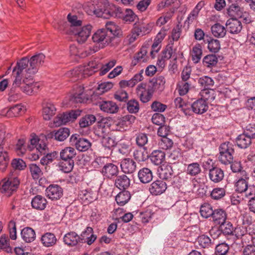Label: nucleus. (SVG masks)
I'll use <instances>...</instances> for the list:
<instances>
[{"instance_id":"f257e3e1","label":"nucleus","mask_w":255,"mask_h":255,"mask_svg":"<svg viewBox=\"0 0 255 255\" xmlns=\"http://www.w3.org/2000/svg\"><path fill=\"white\" fill-rule=\"evenodd\" d=\"M45 57L43 54L39 53L30 59L23 57L18 61L12 70L13 87H19L23 93L29 95L37 92L40 84L33 82V76L44 62Z\"/></svg>"},{"instance_id":"69168bd1","label":"nucleus","mask_w":255,"mask_h":255,"mask_svg":"<svg viewBox=\"0 0 255 255\" xmlns=\"http://www.w3.org/2000/svg\"><path fill=\"white\" fill-rule=\"evenodd\" d=\"M8 230L10 238L12 240H15L17 238L16 226L15 222L11 220L8 224Z\"/></svg>"},{"instance_id":"680f3d73","label":"nucleus","mask_w":255,"mask_h":255,"mask_svg":"<svg viewBox=\"0 0 255 255\" xmlns=\"http://www.w3.org/2000/svg\"><path fill=\"white\" fill-rule=\"evenodd\" d=\"M118 151L122 155H128L130 152V146L128 142L121 141L117 145Z\"/></svg>"},{"instance_id":"4d7b16f0","label":"nucleus","mask_w":255,"mask_h":255,"mask_svg":"<svg viewBox=\"0 0 255 255\" xmlns=\"http://www.w3.org/2000/svg\"><path fill=\"white\" fill-rule=\"evenodd\" d=\"M201 171L200 164L197 162H193L187 166V173L191 176H196Z\"/></svg>"},{"instance_id":"20e7f679","label":"nucleus","mask_w":255,"mask_h":255,"mask_svg":"<svg viewBox=\"0 0 255 255\" xmlns=\"http://www.w3.org/2000/svg\"><path fill=\"white\" fill-rule=\"evenodd\" d=\"M90 10L97 16L108 18L110 17H118L122 13L121 9L116 6L107 5L102 1L95 4H92Z\"/></svg>"},{"instance_id":"ddd939ff","label":"nucleus","mask_w":255,"mask_h":255,"mask_svg":"<svg viewBox=\"0 0 255 255\" xmlns=\"http://www.w3.org/2000/svg\"><path fill=\"white\" fill-rule=\"evenodd\" d=\"M70 141L74 144L76 149L80 151H85L89 149L91 146L89 140L84 138H78L75 135H72Z\"/></svg>"},{"instance_id":"423d86ee","label":"nucleus","mask_w":255,"mask_h":255,"mask_svg":"<svg viewBox=\"0 0 255 255\" xmlns=\"http://www.w3.org/2000/svg\"><path fill=\"white\" fill-rule=\"evenodd\" d=\"M19 184L17 177L4 178L0 182V191L7 196H10L17 189Z\"/></svg>"},{"instance_id":"e2e57ef3","label":"nucleus","mask_w":255,"mask_h":255,"mask_svg":"<svg viewBox=\"0 0 255 255\" xmlns=\"http://www.w3.org/2000/svg\"><path fill=\"white\" fill-rule=\"evenodd\" d=\"M25 143V142L24 139H19L15 146V150L19 156L23 155L26 152V149Z\"/></svg>"},{"instance_id":"603ef678","label":"nucleus","mask_w":255,"mask_h":255,"mask_svg":"<svg viewBox=\"0 0 255 255\" xmlns=\"http://www.w3.org/2000/svg\"><path fill=\"white\" fill-rule=\"evenodd\" d=\"M226 191L225 188L216 187L211 192L210 196L212 199L219 200L222 199L226 195Z\"/></svg>"},{"instance_id":"c756f323","label":"nucleus","mask_w":255,"mask_h":255,"mask_svg":"<svg viewBox=\"0 0 255 255\" xmlns=\"http://www.w3.org/2000/svg\"><path fill=\"white\" fill-rule=\"evenodd\" d=\"M147 53V51L146 47H141L140 51L135 54L133 59L132 60L131 64L133 66H135L139 63L146 62L148 60Z\"/></svg>"},{"instance_id":"09e8293b","label":"nucleus","mask_w":255,"mask_h":255,"mask_svg":"<svg viewBox=\"0 0 255 255\" xmlns=\"http://www.w3.org/2000/svg\"><path fill=\"white\" fill-rule=\"evenodd\" d=\"M67 19L68 22L70 23L69 31L71 32L75 29L81 26L82 21L78 19V17L75 15H71L69 14L67 16Z\"/></svg>"},{"instance_id":"9d476101","label":"nucleus","mask_w":255,"mask_h":255,"mask_svg":"<svg viewBox=\"0 0 255 255\" xmlns=\"http://www.w3.org/2000/svg\"><path fill=\"white\" fill-rule=\"evenodd\" d=\"M159 176L160 179L166 181L169 186L173 185L178 177L173 174L172 167L170 165H163L159 171Z\"/></svg>"},{"instance_id":"2eb2a0df","label":"nucleus","mask_w":255,"mask_h":255,"mask_svg":"<svg viewBox=\"0 0 255 255\" xmlns=\"http://www.w3.org/2000/svg\"><path fill=\"white\" fill-rule=\"evenodd\" d=\"M209 178L211 181L215 183L221 182L224 177V171L220 168L212 166L209 168Z\"/></svg>"},{"instance_id":"aec40b11","label":"nucleus","mask_w":255,"mask_h":255,"mask_svg":"<svg viewBox=\"0 0 255 255\" xmlns=\"http://www.w3.org/2000/svg\"><path fill=\"white\" fill-rule=\"evenodd\" d=\"M121 167L123 172L131 174L135 171L136 164L132 159L127 158L122 160Z\"/></svg>"},{"instance_id":"7ed1b4c3","label":"nucleus","mask_w":255,"mask_h":255,"mask_svg":"<svg viewBox=\"0 0 255 255\" xmlns=\"http://www.w3.org/2000/svg\"><path fill=\"white\" fill-rule=\"evenodd\" d=\"M100 67L101 64L98 61H91L86 65L76 67L68 71L66 73V75L68 77L80 79L92 75L98 71Z\"/></svg>"},{"instance_id":"f704fd0d","label":"nucleus","mask_w":255,"mask_h":255,"mask_svg":"<svg viewBox=\"0 0 255 255\" xmlns=\"http://www.w3.org/2000/svg\"><path fill=\"white\" fill-rule=\"evenodd\" d=\"M165 153L159 150L153 151L149 156L151 162L156 165L162 164L165 160Z\"/></svg>"},{"instance_id":"2f4dec72","label":"nucleus","mask_w":255,"mask_h":255,"mask_svg":"<svg viewBox=\"0 0 255 255\" xmlns=\"http://www.w3.org/2000/svg\"><path fill=\"white\" fill-rule=\"evenodd\" d=\"M130 183V179L124 174L117 176L115 181L116 187L120 190H126L129 186Z\"/></svg>"},{"instance_id":"bf43d9fd","label":"nucleus","mask_w":255,"mask_h":255,"mask_svg":"<svg viewBox=\"0 0 255 255\" xmlns=\"http://www.w3.org/2000/svg\"><path fill=\"white\" fill-rule=\"evenodd\" d=\"M134 159L138 161H144L148 157V155L145 149H137L133 152Z\"/></svg>"},{"instance_id":"4468645a","label":"nucleus","mask_w":255,"mask_h":255,"mask_svg":"<svg viewBox=\"0 0 255 255\" xmlns=\"http://www.w3.org/2000/svg\"><path fill=\"white\" fill-rule=\"evenodd\" d=\"M167 184L162 180H156L150 185L149 191L153 195H160L165 192L167 189Z\"/></svg>"},{"instance_id":"c03bdc74","label":"nucleus","mask_w":255,"mask_h":255,"mask_svg":"<svg viewBox=\"0 0 255 255\" xmlns=\"http://www.w3.org/2000/svg\"><path fill=\"white\" fill-rule=\"evenodd\" d=\"M25 110L23 106L21 105H15L9 109H5L4 111H6L5 114L6 117L11 118L17 116L21 112Z\"/></svg>"},{"instance_id":"f8f14e48","label":"nucleus","mask_w":255,"mask_h":255,"mask_svg":"<svg viewBox=\"0 0 255 255\" xmlns=\"http://www.w3.org/2000/svg\"><path fill=\"white\" fill-rule=\"evenodd\" d=\"M46 196L52 200H57L60 199L63 194L62 187L57 184H51L45 190Z\"/></svg>"},{"instance_id":"338daca9","label":"nucleus","mask_w":255,"mask_h":255,"mask_svg":"<svg viewBox=\"0 0 255 255\" xmlns=\"http://www.w3.org/2000/svg\"><path fill=\"white\" fill-rule=\"evenodd\" d=\"M220 225L221 230L224 234L229 235L233 233L234 228L231 222L226 221Z\"/></svg>"},{"instance_id":"c9c22d12","label":"nucleus","mask_w":255,"mask_h":255,"mask_svg":"<svg viewBox=\"0 0 255 255\" xmlns=\"http://www.w3.org/2000/svg\"><path fill=\"white\" fill-rule=\"evenodd\" d=\"M41 241L44 247H50L56 244L57 239L54 234L48 232L42 236Z\"/></svg>"},{"instance_id":"a19ab883","label":"nucleus","mask_w":255,"mask_h":255,"mask_svg":"<svg viewBox=\"0 0 255 255\" xmlns=\"http://www.w3.org/2000/svg\"><path fill=\"white\" fill-rule=\"evenodd\" d=\"M76 155L75 149L71 147H66L60 152L61 160H73Z\"/></svg>"},{"instance_id":"0e129e2a","label":"nucleus","mask_w":255,"mask_h":255,"mask_svg":"<svg viewBox=\"0 0 255 255\" xmlns=\"http://www.w3.org/2000/svg\"><path fill=\"white\" fill-rule=\"evenodd\" d=\"M248 186L247 181L242 178L239 179L236 182L235 185L236 191L239 193H242L244 191H246Z\"/></svg>"},{"instance_id":"8fccbe9b","label":"nucleus","mask_w":255,"mask_h":255,"mask_svg":"<svg viewBox=\"0 0 255 255\" xmlns=\"http://www.w3.org/2000/svg\"><path fill=\"white\" fill-rule=\"evenodd\" d=\"M96 121L95 117L93 115H87L82 118L79 122L81 128H84L92 125Z\"/></svg>"},{"instance_id":"bb28decb","label":"nucleus","mask_w":255,"mask_h":255,"mask_svg":"<svg viewBox=\"0 0 255 255\" xmlns=\"http://www.w3.org/2000/svg\"><path fill=\"white\" fill-rule=\"evenodd\" d=\"M22 239L26 243H31L36 238L35 231L30 227H25L21 231Z\"/></svg>"},{"instance_id":"774afa93","label":"nucleus","mask_w":255,"mask_h":255,"mask_svg":"<svg viewBox=\"0 0 255 255\" xmlns=\"http://www.w3.org/2000/svg\"><path fill=\"white\" fill-rule=\"evenodd\" d=\"M244 132L247 136L252 139L255 138V124H250L244 129Z\"/></svg>"},{"instance_id":"4be33fe9","label":"nucleus","mask_w":255,"mask_h":255,"mask_svg":"<svg viewBox=\"0 0 255 255\" xmlns=\"http://www.w3.org/2000/svg\"><path fill=\"white\" fill-rule=\"evenodd\" d=\"M47 203L48 202L46 199L40 195L34 196L31 201L32 208L39 211L44 210L46 207Z\"/></svg>"},{"instance_id":"f03ea898","label":"nucleus","mask_w":255,"mask_h":255,"mask_svg":"<svg viewBox=\"0 0 255 255\" xmlns=\"http://www.w3.org/2000/svg\"><path fill=\"white\" fill-rule=\"evenodd\" d=\"M30 141L31 145L28 148L30 151L27 155V158L30 160H36L40 155L48 152L47 139L45 136L41 135L38 137L35 134H32Z\"/></svg>"},{"instance_id":"393cba45","label":"nucleus","mask_w":255,"mask_h":255,"mask_svg":"<svg viewBox=\"0 0 255 255\" xmlns=\"http://www.w3.org/2000/svg\"><path fill=\"white\" fill-rule=\"evenodd\" d=\"M101 143L107 154H111L113 148L117 145L115 138L111 135L101 139Z\"/></svg>"},{"instance_id":"e433bc0d","label":"nucleus","mask_w":255,"mask_h":255,"mask_svg":"<svg viewBox=\"0 0 255 255\" xmlns=\"http://www.w3.org/2000/svg\"><path fill=\"white\" fill-rule=\"evenodd\" d=\"M204 41L208 44L207 48L211 52L217 53L220 49V42L217 39L207 36Z\"/></svg>"},{"instance_id":"6ab92c4d","label":"nucleus","mask_w":255,"mask_h":255,"mask_svg":"<svg viewBox=\"0 0 255 255\" xmlns=\"http://www.w3.org/2000/svg\"><path fill=\"white\" fill-rule=\"evenodd\" d=\"M138 94L140 96V100L143 103H146L151 99L154 92L151 88L145 89V84L141 83L136 88Z\"/></svg>"},{"instance_id":"5fc2aeb1","label":"nucleus","mask_w":255,"mask_h":255,"mask_svg":"<svg viewBox=\"0 0 255 255\" xmlns=\"http://www.w3.org/2000/svg\"><path fill=\"white\" fill-rule=\"evenodd\" d=\"M29 171L31 175L34 180L39 179L42 175L43 172L40 168L36 164H30L29 165Z\"/></svg>"},{"instance_id":"de8ad7c7","label":"nucleus","mask_w":255,"mask_h":255,"mask_svg":"<svg viewBox=\"0 0 255 255\" xmlns=\"http://www.w3.org/2000/svg\"><path fill=\"white\" fill-rule=\"evenodd\" d=\"M74 165V160H61L59 163L60 169L64 173L72 171Z\"/></svg>"},{"instance_id":"f3484780","label":"nucleus","mask_w":255,"mask_h":255,"mask_svg":"<svg viewBox=\"0 0 255 255\" xmlns=\"http://www.w3.org/2000/svg\"><path fill=\"white\" fill-rule=\"evenodd\" d=\"M191 108L194 113L201 115L208 110L209 106L207 101L201 98L194 102L192 104Z\"/></svg>"},{"instance_id":"cd10ccee","label":"nucleus","mask_w":255,"mask_h":255,"mask_svg":"<svg viewBox=\"0 0 255 255\" xmlns=\"http://www.w3.org/2000/svg\"><path fill=\"white\" fill-rule=\"evenodd\" d=\"M56 109L50 102L45 103L43 107L42 116L45 120H49L55 114Z\"/></svg>"},{"instance_id":"79ce46f5","label":"nucleus","mask_w":255,"mask_h":255,"mask_svg":"<svg viewBox=\"0 0 255 255\" xmlns=\"http://www.w3.org/2000/svg\"><path fill=\"white\" fill-rule=\"evenodd\" d=\"M211 29L213 35L218 38L224 37L227 32V29L218 23L214 24Z\"/></svg>"},{"instance_id":"b1692460","label":"nucleus","mask_w":255,"mask_h":255,"mask_svg":"<svg viewBox=\"0 0 255 255\" xmlns=\"http://www.w3.org/2000/svg\"><path fill=\"white\" fill-rule=\"evenodd\" d=\"M227 13L232 18L244 17L247 15L244 9L236 3H232L227 9Z\"/></svg>"},{"instance_id":"49530a36","label":"nucleus","mask_w":255,"mask_h":255,"mask_svg":"<svg viewBox=\"0 0 255 255\" xmlns=\"http://www.w3.org/2000/svg\"><path fill=\"white\" fill-rule=\"evenodd\" d=\"M218 61V58L215 55L209 54L203 58L202 63L204 66L212 68L216 65Z\"/></svg>"},{"instance_id":"4c0bfd02","label":"nucleus","mask_w":255,"mask_h":255,"mask_svg":"<svg viewBox=\"0 0 255 255\" xmlns=\"http://www.w3.org/2000/svg\"><path fill=\"white\" fill-rule=\"evenodd\" d=\"M131 198L130 192L127 190L120 192L115 197L117 203L121 206H123L128 202Z\"/></svg>"},{"instance_id":"c85d7f7f","label":"nucleus","mask_w":255,"mask_h":255,"mask_svg":"<svg viewBox=\"0 0 255 255\" xmlns=\"http://www.w3.org/2000/svg\"><path fill=\"white\" fill-rule=\"evenodd\" d=\"M227 217L226 212L224 210L218 208L214 210L212 218L215 224L220 225L226 221Z\"/></svg>"},{"instance_id":"5701e85b","label":"nucleus","mask_w":255,"mask_h":255,"mask_svg":"<svg viewBox=\"0 0 255 255\" xmlns=\"http://www.w3.org/2000/svg\"><path fill=\"white\" fill-rule=\"evenodd\" d=\"M99 106L102 111L109 114L116 113L119 110L118 106L113 101H103L99 103Z\"/></svg>"},{"instance_id":"a18cd8bd","label":"nucleus","mask_w":255,"mask_h":255,"mask_svg":"<svg viewBox=\"0 0 255 255\" xmlns=\"http://www.w3.org/2000/svg\"><path fill=\"white\" fill-rule=\"evenodd\" d=\"M197 242L199 245L203 248H209L214 244V240L205 235H202L198 237Z\"/></svg>"},{"instance_id":"6e6d98bb","label":"nucleus","mask_w":255,"mask_h":255,"mask_svg":"<svg viewBox=\"0 0 255 255\" xmlns=\"http://www.w3.org/2000/svg\"><path fill=\"white\" fill-rule=\"evenodd\" d=\"M173 145L172 140L168 137H161L158 141V146L163 150L170 149Z\"/></svg>"},{"instance_id":"72a5a7b5","label":"nucleus","mask_w":255,"mask_h":255,"mask_svg":"<svg viewBox=\"0 0 255 255\" xmlns=\"http://www.w3.org/2000/svg\"><path fill=\"white\" fill-rule=\"evenodd\" d=\"M203 50L200 44H196L193 46L190 51V56L193 62L197 64L200 62L202 56Z\"/></svg>"},{"instance_id":"a211bd4d","label":"nucleus","mask_w":255,"mask_h":255,"mask_svg":"<svg viewBox=\"0 0 255 255\" xmlns=\"http://www.w3.org/2000/svg\"><path fill=\"white\" fill-rule=\"evenodd\" d=\"M63 241L65 244L69 246H75L79 243H83L85 242L84 238L80 237L74 232L66 234L63 238Z\"/></svg>"},{"instance_id":"864d4df0","label":"nucleus","mask_w":255,"mask_h":255,"mask_svg":"<svg viewBox=\"0 0 255 255\" xmlns=\"http://www.w3.org/2000/svg\"><path fill=\"white\" fill-rule=\"evenodd\" d=\"M95 133L102 139L111 135L110 128L108 126H102V125L98 126L95 130Z\"/></svg>"},{"instance_id":"052dcab7","label":"nucleus","mask_w":255,"mask_h":255,"mask_svg":"<svg viewBox=\"0 0 255 255\" xmlns=\"http://www.w3.org/2000/svg\"><path fill=\"white\" fill-rule=\"evenodd\" d=\"M190 82L181 81L178 85V91L180 96L186 95L191 87Z\"/></svg>"},{"instance_id":"473e14b6","label":"nucleus","mask_w":255,"mask_h":255,"mask_svg":"<svg viewBox=\"0 0 255 255\" xmlns=\"http://www.w3.org/2000/svg\"><path fill=\"white\" fill-rule=\"evenodd\" d=\"M252 139L247 136L244 132L239 135L236 139V142L237 146L242 149L247 148L252 143Z\"/></svg>"},{"instance_id":"37998d69","label":"nucleus","mask_w":255,"mask_h":255,"mask_svg":"<svg viewBox=\"0 0 255 255\" xmlns=\"http://www.w3.org/2000/svg\"><path fill=\"white\" fill-rule=\"evenodd\" d=\"M165 83V79L164 77L162 76H159L155 80L151 89L153 90V92L159 93L164 89Z\"/></svg>"},{"instance_id":"3c124183","label":"nucleus","mask_w":255,"mask_h":255,"mask_svg":"<svg viewBox=\"0 0 255 255\" xmlns=\"http://www.w3.org/2000/svg\"><path fill=\"white\" fill-rule=\"evenodd\" d=\"M200 212L201 215L205 218H208L212 217L214 210L212 209V206L208 203H204L201 205L200 207Z\"/></svg>"},{"instance_id":"58836bf2","label":"nucleus","mask_w":255,"mask_h":255,"mask_svg":"<svg viewBox=\"0 0 255 255\" xmlns=\"http://www.w3.org/2000/svg\"><path fill=\"white\" fill-rule=\"evenodd\" d=\"M105 30L108 32V34L112 36V38L114 40L115 36L121 34V30L119 26L116 25L114 22L108 21L105 25Z\"/></svg>"},{"instance_id":"ea45409f","label":"nucleus","mask_w":255,"mask_h":255,"mask_svg":"<svg viewBox=\"0 0 255 255\" xmlns=\"http://www.w3.org/2000/svg\"><path fill=\"white\" fill-rule=\"evenodd\" d=\"M70 134L69 128H60L57 131H54L51 133V136H54L57 140L62 141L66 139Z\"/></svg>"},{"instance_id":"39448f33","label":"nucleus","mask_w":255,"mask_h":255,"mask_svg":"<svg viewBox=\"0 0 255 255\" xmlns=\"http://www.w3.org/2000/svg\"><path fill=\"white\" fill-rule=\"evenodd\" d=\"M234 146V145L230 142H226L220 145L219 148L218 159L222 164L228 165L233 161Z\"/></svg>"},{"instance_id":"7c9ffc66","label":"nucleus","mask_w":255,"mask_h":255,"mask_svg":"<svg viewBox=\"0 0 255 255\" xmlns=\"http://www.w3.org/2000/svg\"><path fill=\"white\" fill-rule=\"evenodd\" d=\"M138 177L139 181L142 183L150 182L153 178L152 172L148 168H142L138 172Z\"/></svg>"},{"instance_id":"dca6fc26","label":"nucleus","mask_w":255,"mask_h":255,"mask_svg":"<svg viewBox=\"0 0 255 255\" xmlns=\"http://www.w3.org/2000/svg\"><path fill=\"white\" fill-rule=\"evenodd\" d=\"M226 29L232 34L239 33L243 28L242 22L237 18H230L226 23Z\"/></svg>"},{"instance_id":"13d9d810","label":"nucleus","mask_w":255,"mask_h":255,"mask_svg":"<svg viewBox=\"0 0 255 255\" xmlns=\"http://www.w3.org/2000/svg\"><path fill=\"white\" fill-rule=\"evenodd\" d=\"M198 83L203 88L207 89L214 85V81L210 77L205 76L199 79Z\"/></svg>"},{"instance_id":"1a4fd4ad","label":"nucleus","mask_w":255,"mask_h":255,"mask_svg":"<svg viewBox=\"0 0 255 255\" xmlns=\"http://www.w3.org/2000/svg\"><path fill=\"white\" fill-rule=\"evenodd\" d=\"M8 147L3 132V139L0 141V170L2 172L6 170L9 162V157L7 152Z\"/></svg>"},{"instance_id":"9b49d317","label":"nucleus","mask_w":255,"mask_h":255,"mask_svg":"<svg viewBox=\"0 0 255 255\" xmlns=\"http://www.w3.org/2000/svg\"><path fill=\"white\" fill-rule=\"evenodd\" d=\"M91 28L92 26L90 25H87L83 27L80 26L70 33L76 36L77 40L78 43H82L84 42L89 36Z\"/></svg>"},{"instance_id":"a878e982","label":"nucleus","mask_w":255,"mask_h":255,"mask_svg":"<svg viewBox=\"0 0 255 255\" xmlns=\"http://www.w3.org/2000/svg\"><path fill=\"white\" fill-rule=\"evenodd\" d=\"M77 92L71 95L70 98V101L72 103H84L86 101L88 98L84 93V88L79 86L77 88Z\"/></svg>"},{"instance_id":"0eeeda50","label":"nucleus","mask_w":255,"mask_h":255,"mask_svg":"<svg viewBox=\"0 0 255 255\" xmlns=\"http://www.w3.org/2000/svg\"><path fill=\"white\" fill-rule=\"evenodd\" d=\"M81 114V110H75L59 114L54 119V124L56 127H59L68 122H73L79 117Z\"/></svg>"},{"instance_id":"412c9836","label":"nucleus","mask_w":255,"mask_h":255,"mask_svg":"<svg viewBox=\"0 0 255 255\" xmlns=\"http://www.w3.org/2000/svg\"><path fill=\"white\" fill-rule=\"evenodd\" d=\"M101 172L105 177L108 178H112L117 175L119 172V168L116 165L109 163L104 165Z\"/></svg>"},{"instance_id":"6e6552de","label":"nucleus","mask_w":255,"mask_h":255,"mask_svg":"<svg viewBox=\"0 0 255 255\" xmlns=\"http://www.w3.org/2000/svg\"><path fill=\"white\" fill-rule=\"evenodd\" d=\"M92 39L94 42L99 44L102 47L110 45L114 40L112 36L104 28L98 30L93 34Z\"/></svg>"}]
</instances>
